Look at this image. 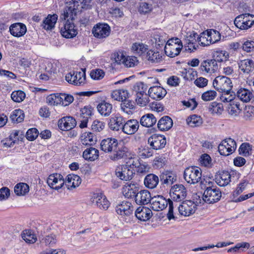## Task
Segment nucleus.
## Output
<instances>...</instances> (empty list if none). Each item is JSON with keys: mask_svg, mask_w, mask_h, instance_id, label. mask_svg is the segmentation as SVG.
I'll return each instance as SVG.
<instances>
[{"mask_svg": "<svg viewBox=\"0 0 254 254\" xmlns=\"http://www.w3.org/2000/svg\"><path fill=\"white\" fill-rule=\"evenodd\" d=\"M160 180L164 187H169L176 181L177 176L172 171H166L160 174Z\"/></svg>", "mask_w": 254, "mask_h": 254, "instance_id": "4be33fe9", "label": "nucleus"}, {"mask_svg": "<svg viewBox=\"0 0 254 254\" xmlns=\"http://www.w3.org/2000/svg\"><path fill=\"white\" fill-rule=\"evenodd\" d=\"M133 211L131 203L127 201L119 202L116 206V211L121 215H129Z\"/></svg>", "mask_w": 254, "mask_h": 254, "instance_id": "aec40b11", "label": "nucleus"}, {"mask_svg": "<svg viewBox=\"0 0 254 254\" xmlns=\"http://www.w3.org/2000/svg\"><path fill=\"white\" fill-rule=\"evenodd\" d=\"M157 119L152 114H146L142 116L140 120V123L143 127H149L154 125Z\"/></svg>", "mask_w": 254, "mask_h": 254, "instance_id": "c9c22d12", "label": "nucleus"}, {"mask_svg": "<svg viewBox=\"0 0 254 254\" xmlns=\"http://www.w3.org/2000/svg\"><path fill=\"white\" fill-rule=\"evenodd\" d=\"M146 57L149 61L154 63H158L161 61L162 56H160L159 52L150 50L147 52Z\"/></svg>", "mask_w": 254, "mask_h": 254, "instance_id": "864d4df0", "label": "nucleus"}, {"mask_svg": "<svg viewBox=\"0 0 254 254\" xmlns=\"http://www.w3.org/2000/svg\"><path fill=\"white\" fill-rule=\"evenodd\" d=\"M135 201L138 205H145L151 202L152 197L148 190H143L138 191L135 197Z\"/></svg>", "mask_w": 254, "mask_h": 254, "instance_id": "b1692460", "label": "nucleus"}, {"mask_svg": "<svg viewBox=\"0 0 254 254\" xmlns=\"http://www.w3.org/2000/svg\"><path fill=\"white\" fill-rule=\"evenodd\" d=\"M47 183L51 188L58 190L64 186L65 181L61 174L54 173L49 175Z\"/></svg>", "mask_w": 254, "mask_h": 254, "instance_id": "4468645a", "label": "nucleus"}, {"mask_svg": "<svg viewBox=\"0 0 254 254\" xmlns=\"http://www.w3.org/2000/svg\"><path fill=\"white\" fill-rule=\"evenodd\" d=\"M236 96L241 101L245 103L250 102L254 97L252 92L246 88L239 89Z\"/></svg>", "mask_w": 254, "mask_h": 254, "instance_id": "f704fd0d", "label": "nucleus"}, {"mask_svg": "<svg viewBox=\"0 0 254 254\" xmlns=\"http://www.w3.org/2000/svg\"><path fill=\"white\" fill-rule=\"evenodd\" d=\"M170 194L174 201L180 202L186 198L187 194V189L182 184H176L171 188Z\"/></svg>", "mask_w": 254, "mask_h": 254, "instance_id": "6e6552de", "label": "nucleus"}, {"mask_svg": "<svg viewBox=\"0 0 254 254\" xmlns=\"http://www.w3.org/2000/svg\"><path fill=\"white\" fill-rule=\"evenodd\" d=\"M61 18L62 20L64 19ZM73 19L70 18L68 16V18L64 19L66 20L65 23L64 24V26L61 27V33L62 35L66 38H72L76 36L77 34V29L72 22Z\"/></svg>", "mask_w": 254, "mask_h": 254, "instance_id": "39448f33", "label": "nucleus"}, {"mask_svg": "<svg viewBox=\"0 0 254 254\" xmlns=\"http://www.w3.org/2000/svg\"><path fill=\"white\" fill-rule=\"evenodd\" d=\"M112 160H118L127 156V148L122 138H112Z\"/></svg>", "mask_w": 254, "mask_h": 254, "instance_id": "f03ea898", "label": "nucleus"}, {"mask_svg": "<svg viewBox=\"0 0 254 254\" xmlns=\"http://www.w3.org/2000/svg\"><path fill=\"white\" fill-rule=\"evenodd\" d=\"M229 54L225 51H216L213 55V60L217 62H222L227 61Z\"/></svg>", "mask_w": 254, "mask_h": 254, "instance_id": "603ef678", "label": "nucleus"}, {"mask_svg": "<svg viewBox=\"0 0 254 254\" xmlns=\"http://www.w3.org/2000/svg\"><path fill=\"white\" fill-rule=\"evenodd\" d=\"M240 104L235 101L230 103L228 106V113L233 116H238L241 111Z\"/></svg>", "mask_w": 254, "mask_h": 254, "instance_id": "5fc2aeb1", "label": "nucleus"}, {"mask_svg": "<svg viewBox=\"0 0 254 254\" xmlns=\"http://www.w3.org/2000/svg\"><path fill=\"white\" fill-rule=\"evenodd\" d=\"M113 119L112 130L119 131L121 130V132L122 133L125 123V119L119 115L115 116Z\"/></svg>", "mask_w": 254, "mask_h": 254, "instance_id": "a19ab883", "label": "nucleus"}, {"mask_svg": "<svg viewBox=\"0 0 254 254\" xmlns=\"http://www.w3.org/2000/svg\"><path fill=\"white\" fill-rule=\"evenodd\" d=\"M254 118V106H246L244 111V118L246 121H251Z\"/></svg>", "mask_w": 254, "mask_h": 254, "instance_id": "e2e57ef3", "label": "nucleus"}, {"mask_svg": "<svg viewBox=\"0 0 254 254\" xmlns=\"http://www.w3.org/2000/svg\"><path fill=\"white\" fill-rule=\"evenodd\" d=\"M58 17L56 14H49L43 20L41 26L45 30H52L55 27V24L58 20Z\"/></svg>", "mask_w": 254, "mask_h": 254, "instance_id": "72a5a7b5", "label": "nucleus"}, {"mask_svg": "<svg viewBox=\"0 0 254 254\" xmlns=\"http://www.w3.org/2000/svg\"><path fill=\"white\" fill-rule=\"evenodd\" d=\"M172 119L168 116L162 117L158 122L157 127L161 131L169 130L173 126Z\"/></svg>", "mask_w": 254, "mask_h": 254, "instance_id": "c756f323", "label": "nucleus"}, {"mask_svg": "<svg viewBox=\"0 0 254 254\" xmlns=\"http://www.w3.org/2000/svg\"><path fill=\"white\" fill-rule=\"evenodd\" d=\"M167 36L163 32H155L153 34V39L151 40L152 42L155 43V47L157 49L161 48L165 46L166 44Z\"/></svg>", "mask_w": 254, "mask_h": 254, "instance_id": "c85d7f7f", "label": "nucleus"}, {"mask_svg": "<svg viewBox=\"0 0 254 254\" xmlns=\"http://www.w3.org/2000/svg\"><path fill=\"white\" fill-rule=\"evenodd\" d=\"M239 69L244 73H249L254 69V62L250 59H245L239 63Z\"/></svg>", "mask_w": 254, "mask_h": 254, "instance_id": "ea45409f", "label": "nucleus"}, {"mask_svg": "<svg viewBox=\"0 0 254 254\" xmlns=\"http://www.w3.org/2000/svg\"><path fill=\"white\" fill-rule=\"evenodd\" d=\"M231 175L228 171H224L215 178V182L221 187H224L229 184L231 181Z\"/></svg>", "mask_w": 254, "mask_h": 254, "instance_id": "7c9ffc66", "label": "nucleus"}, {"mask_svg": "<svg viewBox=\"0 0 254 254\" xmlns=\"http://www.w3.org/2000/svg\"><path fill=\"white\" fill-rule=\"evenodd\" d=\"M147 86L142 82H137L133 86V91L136 96L147 94Z\"/></svg>", "mask_w": 254, "mask_h": 254, "instance_id": "3c124183", "label": "nucleus"}, {"mask_svg": "<svg viewBox=\"0 0 254 254\" xmlns=\"http://www.w3.org/2000/svg\"><path fill=\"white\" fill-rule=\"evenodd\" d=\"M149 95L144 94L141 96L137 95L136 96V102L137 104L140 107L145 106L149 102Z\"/></svg>", "mask_w": 254, "mask_h": 254, "instance_id": "338daca9", "label": "nucleus"}, {"mask_svg": "<svg viewBox=\"0 0 254 254\" xmlns=\"http://www.w3.org/2000/svg\"><path fill=\"white\" fill-rule=\"evenodd\" d=\"M233 243H232V242H220V243H218L216 245H209L207 246H204V247H201L194 248V249H192V251L197 252L198 251H204V250H206L210 249V248H213L215 247H216L217 248H222V247L229 246V245L232 244Z\"/></svg>", "mask_w": 254, "mask_h": 254, "instance_id": "13d9d810", "label": "nucleus"}, {"mask_svg": "<svg viewBox=\"0 0 254 254\" xmlns=\"http://www.w3.org/2000/svg\"><path fill=\"white\" fill-rule=\"evenodd\" d=\"M123 64L127 67H134L138 64V60L135 56H127L124 58Z\"/></svg>", "mask_w": 254, "mask_h": 254, "instance_id": "680f3d73", "label": "nucleus"}, {"mask_svg": "<svg viewBox=\"0 0 254 254\" xmlns=\"http://www.w3.org/2000/svg\"><path fill=\"white\" fill-rule=\"evenodd\" d=\"M101 149L105 152L111 151V138H107L102 140L100 143Z\"/></svg>", "mask_w": 254, "mask_h": 254, "instance_id": "774afa93", "label": "nucleus"}, {"mask_svg": "<svg viewBox=\"0 0 254 254\" xmlns=\"http://www.w3.org/2000/svg\"><path fill=\"white\" fill-rule=\"evenodd\" d=\"M86 76L85 72L73 71L67 74L65 80L70 84L80 86L85 83Z\"/></svg>", "mask_w": 254, "mask_h": 254, "instance_id": "9d476101", "label": "nucleus"}, {"mask_svg": "<svg viewBox=\"0 0 254 254\" xmlns=\"http://www.w3.org/2000/svg\"><path fill=\"white\" fill-rule=\"evenodd\" d=\"M208 111L212 114L221 115L223 111V106L220 103L213 102L209 105Z\"/></svg>", "mask_w": 254, "mask_h": 254, "instance_id": "8fccbe9b", "label": "nucleus"}, {"mask_svg": "<svg viewBox=\"0 0 254 254\" xmlns=\"http://www.w3.org/2000/svg\"><path fill=\"white\" fill-rule=\"evenodd\" d=\"M127 96L128 93L127 90L118 89L112 91V99L115 100L123 102L127 99Z\"/></svg>", "mask_w": 254, "mask_h": 254, "instance_id": "09e8293b", "label": "nucleus"}, {"mask_svg": "<svg viewBox=\"0 0 254 254\" xmlns=\"http://www.w3.org/2000/svg\"><path fill=\"white\" fill-rule=\"evenodd\" d=\"M168 200L162 195L155 196L152 197L150 202L152 209L156 211L162 210L168 205Z\"/></svg>", "mask_w": 254, "mask_h": 254, "instance_id": "6ab92c4d", "label": "nucleus"}, {"mask_svg": "<svg viewBox=\"0 0 254 254\" xmlns=\"http://www.w3.org/2000/svg\"><path fill=\"white\" fill-rule=\"evenodd\" d=\"M254 23V16L249 13H244L237 16L234 21L235 26L241 30H247Z\"/></svg>", "mask_w": 254, "mask_h": 254, "instance_id": "20e7f679", "label": "nucleus"}, {"mask_svg": "<svg viewBox=\"0 0 254 254\" xmlns=\"http://www.w3.org/2000/svg\"><path fill=\"white\" fill-rule=\"evenodd\" d=\"M47 103L50 105H57L61 104V100L60 99V95L52 94L48 96L46 99Z\"/></svg>", "mask_w": 254, "mask_h": 254, "instance_id": "69168bd1", "label": "nucleus"}, {"mask_svg": "<svg viewBox=\"0 0 254 254\" xmlns=\"http://www.w3.org/2000/svg\"><path fill=\"white\" fill-rule=\"evenodd\" d=\"M81 182V179L77 175L69 174L65 178V184L67 186L68 188H75L78 187Z\"/></svg>", "mask_w": 254, "mask_h": 254, "instance_id": "58836bf2", "label": "nucleus"}, {"mask_svg": "<svg viewBox=\"0 0 254 254\" xmlns=\"http://www.w3.org/2000/svg\"><path fill=\"white\" fill-rule=\"evenodd\" d=\"M221 192L219 188L205 190L203 194V200L208 204L218 202L221 198Z\"/></svg>", "mask_w": 254, "mask_h": 254, "instance_id": "1a4fd4ad", "label": "nucleus"}, {"mask_svg": "<svg viewBox=\"0 0 254 254\" xmlns=\"http://www.w3.org/2000/svg\"><path fill=\"white\" fill-rule=\"evenodd\" d=\"M159 182L158 177L154 174H149L146 176L144 180L145 186L150 189L155 188Z\"/></svg>", "mask_w": 254, "mask_h": 254, "instance_id": "473e14b6", "label": "nucleus"}, {"mask_svg": "<svg viewBox=\"0 0 254 254\" xmlns=\"http://www.w3.org/2000/svg\"><path fill=\"white\" fill-rule=\"evenodd\" d=\"M22 239L28 244H33L37 241V237L31 230H25L21 234Z\"/></svg>", "mask_w": 254, "mask_h": 254, "instance_id": "a18cd8bd", "label": "nucleus"}, {"mask_svg": "<svg viewBox=\"0 0 254 254\" xmlns=\"http://www.w3.org/2000/svg\"><path fill=\"white\" fill-rule=\"evenodd\" d=\"M213 86L220 92L229 91L233 87L231 79L224 76H217L213 80Z\"/></svg>", "mask_w": 254, "mask_h": 254, "instance_id": "423d86ee", "label": "nucleus"}, {"mask_svg": "<svg viewBox=\"0 0 254 254\" xmlns=\"http://www.w3.org/2000/svg\"><path fill=\"white\" fill-rule=\"evenodd\" d=\"M90 1L91 0H71L67 2L61 18L65 19L69 16L71 19H74V16L78 12H81L82 9L88 7Z\"/></svg>", "mask_w": 254, "mask_h": 254, "instance_id": "f257e3e1", "label": "nucleus"}, {"mask_svg": "<svg viewBox=\"0 0 254 254\" xmlns=\"http://www.w3.org/2000/svg\"><path fill=\"white\" fill-rule=\"evenodd\" d=\"M148 142L152 149L160 150L165 147L166 139L164 135L154 134L148 138Z\"/></svg>", "mask_w": 254, "mask_h": 254, "instance_id": "9b49d317", "label": "nucleus"}, {"mask_svg": "<svg viewBox=\"0 0 254 254\" xmlns=\"http://www.w3.org/2000/svg\"><path fill=\"white\" fill-rule=\"evenodd\" d=\"M76 121L70 116L64 117L58 121V127L62 130H69L75 127Z\"/></svg>", "mask_w": 254, "mask_h": 254, "instance_id": "412c9836", "label": "nucleus"}, {"mask_svg": "<svg viewBox=\"0 0 254 254\" xmlns=\"http://www.w3.org/2000/svg\"><path fill=\"white\" fill-rule=\"evenodd\" d=\"M187 122L191 127H198L202 123L201 118L196 115H193L189 117L187 119Z\"/></svg>", "mask_w": 254, "mask_h": 254, "instance_id": "6e6d98bb", "label": "nucleus"}, {"mask_svg": "<svg viewBox=\"0 0 254 254\" xmlns=\"http://www.w3.org/2000/svg\"><path fill=\"white\" fill-rule=\"evenodd\" d=\"M11 98L14 102L19 103L25 99V93L21 90L15 91L11 93Z\"/></svg>", "mask_w": 254, "mask_h": 254, "instance_id": "0e129e2a", "label": "nucleus"}, {"mask_svg": "<svg viewBox=\"0 0 254 254\" xmlns=\"http://www.w3.org/2000/svg\"><path fill=\"white\" fill-rule=\"evenodd\" d=\"M236 147L235 141L228 138L221 141L218 146V151L221 155L227 156L232 154L236 149Z\"/></svg>", "mask_w": 254, "mask_h": 254, "instance_id": "0eeeda50", "label": "nucleus"}, {"mask_svg": "<svg viewBox=\"0 0 254 254\" xmlns=\"http://www.w3.org/2000/svg\"><path fill=\"white\" fill-rule=\"evenodd\" d=\"M14 191L17 195H24L29 192V187L26 183H20L14 187Z\"/></svg>", "mask_w": 254, "mask_h": 254, "instance_id": "49530a36", "label": "nucleus"}, {"mask_svg": "<svg viewBox=\"0 0 254 254\" xmlns=\"http://www.w3.org/2000/svg\"><path fill=\"white\" fill-rule=\"evenodd\" d=\"M200 68L207 73H214L218 69V65L212 59H207L201 63Z\"/></svg>", "mask_w": 254, "mask_h": 254, "instance_id": "cd10ccee", "label": "nucleus"}, {"mask_svg": "<svg viewBox=\"0 0 254 254\" xmlns=\"http://www.w3.org/2000/svg\"><path fill=\"white\" fill-rule=\"evenodd\" d=\"M166 94V90L161 86H153L148 90L149 96L153 99H161Z\"/></svg>", "mask_w": 254, "mask_h": 254, "instance_id": "bb28decb", "label": "nucleus"}, {"mask_svg": "<svg viewBox=\"0 0 254 254\" xmlns=\"http://www.w3.org/2000/svg\"><path fill=\"white\" fill-rule=\"evenodd\" d=\"M110 27L105 23H98L93 28L92 32L94 37L97 38H104L110 34Z\"/></svg>", "mask_w": 254, "mask_h": 254, "instance_id": "2eb2a0df", "label": "nucleus"}, {"mask_svg": "<svg viewBox=\"0 0 254 254\" xmlns=\"http://www.w3.org/2000/svg\"><path fill=\"white\" fill-rule=\"evenodd\" d=\"M93 108L90 106H86L80 109L79 127L83 128L87 127L88 120L93 115Z\"/></svg>", "mask_w": 254, "mask_h": 254, "instance_id": "a211bd4d", "label": "nucleus"}, {"mask_svg": "<svg viewBox=\"0 0 254 254\" xmlns=\"http://www.w3.org/2000/svg\"><path fill=\"white\" fill-rule=\"evenodd\" d=\"M250 244L248 242H242L237 243L234 247L227 250L228 253H240L245 251L246 249H249Z\"/></svg>", "mask_w": 254, "mask_h": 254, "instance_id": "c03bdc74", "label": "nucleus"}, {"mask_svg": "<svg viewBox=\"0 0 254 254\" xmlns=\"http://www.w3.org/2000/svg\"><path fill=\"white\" fill-rule=\"evenodd\" d=\"M207 38L208 39L209 44H214L219 41L221 38L220 33L214 29H209L206 31Z\"/></svg>", "mask_w": 254, "mask_h": 254, "instance_id": "79ce46f5", "label": "nucleus"}, {"mask_svg": "<svg viewBox=\"0 0 254 254\" xmlns=\"http://www.w3.org/2000/svg\"><path fill=\"white\" fill-rule=\"evenodd\" d=\"M99 155V152L98 149L90 147L83 151L82 157L86 160L94 161L98 159Z\"/></svg>", "mask_w": 254, "mask_h": 254, "instance_id": "2f4dec72", "label": "nucleus"}, {"mask_svg": "<svg viewBox=\"0 0 254 254\" xmlns=\"http://www.w3.org/2000/svg\"><path fill=\"white\" fill-rule=\"evenodd\" d=\"M183 45L174 44L172 46H165L164 51L166 55L174 58L180 54Z\"/></svg>", "mask_w": 254, "mask_h": 254, "instance_id": "4c0bfd02", "label": "nucleus"}, {"mask_svg": "<svg viewBox=\"0 0 254 254\" xmlns=\"http://www.w3.org/2000/svg\"><path fill=\"white\" fill-rule=\"evenodd\" d=\"M139 122L136 120H129L124 125L123 132L127 134H132L136 132L139 127Z\"/></svg>", "mask_w": 254, "mask_h": 254, "instance_id": "a878e982", "label": "nucleus"}, {"mask_svg": "<svg viewBox=\"0 0 254 254\" xmlns=\"http://www.w3.org/2000/svg\"><path fill=\"white\" fill-rule=\"evenodd\" d=\"M138 190V184L133 182L127 183L122 189L123 195L127 198H135Z\"/></svg>", "mask_w": 254, "mask_h": 254, "instance_id": "f3484780", "label": "nucleus"}, {"mask_svg": "<svg viewBox=\"0 0 254 254\" xmlns=\"http://www.w3.org/2000/svg\"><path fill=\"white\" fill-rule=\"evenodd\" d=\"M131 51L135 54L142 55L148 50V46L142 43L135 42L132 45Z\"/></svg>", "mask_w": 254, "mask_h": 254, "instance_id": "37998d69", "label": "nucleus"}, {"mask_svg": "<svg viewBox=\"0 0 254 254\" xmlns=\"http://www.w3.org/2000/svg\"><path fill=\"white\" fill-rule=\"evenodd\" d=\"M81 141L83 145H92L97 142L96 136L91 132H85L81 136Z\"/></svg>", "mask_w": 254, "mask_h": 254, "instance_id": "e433bc0d", "label": "nucleus"}, {"mask_svg": "<svg viewBox=\"0 0 254 254\" xmlns=\"http://www.w3.org/2000/svg\"><path fill=\"white\" fill-rule=\"evenodd\" d=\"M97 109L101 115L108 116L111 113V105L103 101L97 106Z\"/></svg>", "mask_w": 254, "mask_h": 254, "instance_id": "de8ad7c7", "label": "nucleus"}, {"mask_svg": "<svg viewBox=\"0 0 254 254\" xmlns=\"http://www.w3.org/2000/svg\"><path fill=\"white\" fill-rule=\"evenodd\" d=\"M91 201L98 207L104 210H107L110 205L105 195L102 193H94L91 198Z\"/></svg>", "mask_w": 254, "mask_h": 254, "instance_id": "dca6fc26", "label": "nucleus"}, {"mask_svg": "<svg viewBox=\"0 0 254 254\" xmlns=\"http://www.w3.org/2000/svg\"><path fill=\"white\" fill-rule=\"evenodd\" d=\"M222 94L220 97V100L223 102H232L235 98V94L231 90L229 91H221Z\"/></svg>", "mask_w": 254, "mask_h": 254, "instance_id": "bf43d9fd", "label": "nucleus"}, {"mask_svg": "<svg viewBox=\"0 0 254 254\" xmlns=\"http://www.w3.org/2000/svg\"><path fill=\"white\" fill-rule=\"evenodd\" d=\"M139 158L136 156L135 155H133L132 156L129 157L126 161V165L125 166H127L128 168L132 170L133 168H136L139 166Z\"/></svg>", "mask_w": 254, "mask_h": 254, "instance_id": "052dcab7", "label": "nucleus"}, {"mask_svg": "<svg viewBox=\"0 0 254 254\" xmlns=\"http://www.w3.org/2000/svg\"><path fill=\"white\" fill-rule=\"evenodd\" d=\"M196 208V204L191 200L183 201L178 206L179 213L184 216H189L193 214Z\"/></svg>", "mask_w": 254, "mask_h": 254, "instance_id": "f8f14e48", "label": "nucleus"}, {"mask_svg": "<svg viewBox=\"0 0 254 254\" xmlns=\"http://www.w3.org/2000/svg\"><path fill=\"white\" fill-rule=\"evenodd\" d=\"M10 118L12 121L17 123L22 122L24 118L23 111L20 109L14 110L10 115Z\"/></svg>", "mask_w": 254, "mask_h": 254, "instance_id": "4d7b16f0", "label": "nucleus"}, {"mask_svg": "<svg viewBox=\"0 0 254 254\" xmlns=\"http://www.w3.org/2000/svg\"><path fill=\"white\" fill-rule=\"evenodd\" d=\"M115 172L117 178L126 181L131 180L134 174L133 170L123 165L117 166Z\"/></svg>", "mask_w": 254, "mask_h": 254, "instance_id": "ddd939ff", "label": "nucleus"}, {"mask_svg": "<svg viewBox=\"0 0 254 254\" xmlns=\"http://www.w3.org/2000/svg\"><path fill=\"white\" fill-rule=\"evenodd\" d=\"M10 34L14 37H20L24 36L27 32L26 25L20 22L11 24L9 28Z\"/></svg>", "mask_w": 254, "mask_h": 254, "instance_id": "5701e85b", "label": "nucleus"}, {"mask_svg": "<svg viewBox=\"0 0 254 254\" xmlns=\"http://www.w3.org/2000/svg\"><path fill=\"white\" fill-rule=\"evenodd\" d=\"M135 215L138 220L146 221L152 217V212L148 207L139 206L135 210Z\"/></svg>", "mask_w": 254, "mask_h": 254, "instance_id": "393cba45", "label": "nucleus"}, {"mask_svg": "<svg viewBox=\"0 0 254 254\" xmlns=\"http://www.w3.org/2000/svg\"><path fill=\"white\" fill-rule=\"evenodd\" d=\"M202 172L200 168L196 166H190L185 169L184 178L185 181L190 184H195L200 182Z\"/></svg>", "mask_w": 254, "mask_h": 254, "instance_id": "7ed1b4c3", "label": "nucleus"}]
</instances>
